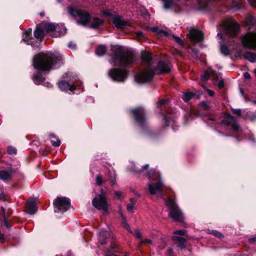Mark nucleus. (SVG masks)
Returning <instances> with one entry per match:
<instances>
[{
	"label": "nucleus",
	"instance_id": "obj_45",
	"mask_svg": "<svg viewBox=\"0 0 256 256\" xmlns=\"http://www.w3.org/2000/svg\"><path fill=\"white\" fill-rule=\"evenodd\" d=\"M135 236L138 238H141L142 236V234L140 232V231L138 230H136L134 232Z\"/></svg>",
	"mask_w": 256,
	"mask_h": 256
},
{
	"label": "nucleus",
	"instance_id": "obj_40",
	"mask_svg": "<svg viewBox=\"0 0 256 256\" xmlns=\"http://www.w3.org/2000/svg\"><path fill=\"white\" fill-rule=\"evenodd\" d=\"M7 151L10 154H15L16 152V149L12 146L8 147Z\"/></svg>",
	"mask_w": 256,
	"mask_h": 256
},
{
	"label": "nucleus",
	"instance_id": "obj_14",
	"mask_svg": "<svg viewBox=\"0 0 256 256\" xmlns=\"http://www.w3.org/2000/svg\"><path fill=\"white\" fill-rule=\"evenodd\" d=\"M136 122L142 124L145 121L144 111L142 108H138L132 110Z\"/></svg>",
	"mask_w": 256,
	"mask_h": 256
},
{
	"label": "nucleus",
	"instance_id": "obj_53",
	"mask_svg": "<svg viewBox=\"0 0 256 256\" xmlns=\"http://www.w3.org/2000/svg\"><path fill=\"white\" fill-rule=\"evenodd\" d=\"M68 47L70 48H72V49H75L76 48V44H73L72 42H70L68 44Z\"/></svg>",
	"mask_w": 256,
	"mask_h": 256
},
{
	"label": "nucleus",
	"instance_id": "obj_4",
	"mask_svg": "<svg viewBox=\"0 0 256 256\" xmlns=\"http://www.w3.org/2000/svg\"><path fill=\"white\" fill-rule=\"evenodd\" d=\"M166 202V206L170 210L169 214L170 216L175 221L180 222L183 221L184 219L183 213L175 202L170 199H168Z\"/></svg>",
	"mask_w": 256,
	"mask_h": 256
},
{
	"label": "nucleus",
	"instance_id": "obj_9",
	"mask_svg": "<svg viewBox=\"0 0 256 256\" xmlns=\"http://www.w3.org/2000/svg\"><path fill=\"white\" fill-rule=\"evenodd\" d=\"M108 74L112 80L123 82L126 78L128 71L125 70L114 68L109 70Z\"/></svg>",
	"mask_w": 256,
	"mask_h": 256
},
{
	"label": "nucleus",
	"instance_id": "obj_6",
	"mask_svg": "<svg viewBox=\"0 0 256 256\" xmlns=\"http://www.w3.org/2000/svg\"><path fill=\"white\" fill-rule=\"evenodd\" d=\"M224 30L230 36H235L238 32L239 26L232 19H227L222 22Z\"/></svg>",
	"mask_w": 256,
	"mask_h": 256
},
{
	"label": "nucleus",
	"instance_id": "obj_20",
	"mask_svg": "<svg viewBox=\"0 0 256 256\" xmlns=\"http://www.w3.org/2000/svg\"><path fill=\"white\" fill-rule=\"evenodd\" d=\"M46 32L42 27H40V24H38L36 28V29L34 31V36L42 40Z\"/></svg>",
	"mask_w": 256,
	"mask_h": 256
},
{
	"label": "nucleus",
	"instance_id": "obj_62",
	"mask_svg": "<svg viewBox=\"0 0 256 256\" xmlns=\"http://www.w3.org/2000/svg\"><path fill=\"white\" fill-rule=\"evenodd\" d=\"M148 165L146 164L144 166H143L142 168H144V170H147L148 168Z\"/></svg>",
	"mask_w": 256,
	"mask_h": 256
},
{
	"label": "nucleus",
	"instance_id": "obj_12",
	"mask_svg": "<svg viewBox=\"0 0 256 256\" xmlns=\"http://www.w3.org/2000/svg\"><path fill=\"white\" fill-rule=\"evenodd\" d=\"M222 123L226 126H231L233 130L235 132H238L240 130V127L237 124L236 120L230 114H226L222 121Z\"/></svg>",
	"mask_w": 256,
	"mask_h": 256
},
{
	"label": "nucleus",
	"instance_id": "obj_64",
	"mask_svg": "<svg viewBox=\"0 0 256 256\" xmlns=\"http://www.w3.org/2000/svg\"><path fill=\"white\" fill-rule=\"evenodd\" d=\"M40 16H41V17H43L44 16V12H41L40 13Z\"/></svg>",
	"mask_w": 256,
	"mask_h": 256
},
{
	"label": "nucleus",
	"instance_id": "obj_13",
	"mask_svg": "<svg viewBox=\"0 0 256 256\" xmlns=\"http://www.w3.org/2000/svg\"><path fill=\"white\" fill-rule=\"evenodd\" d=\"M112 22L115 26L118 29L123 30L130 26V24L128 21L123 20L122 18L117 14L112 18Z\"/></svg>",
	"mask_w": 256,
	"mask_h": 256
},
{
	"label": "nucleus",
	"instance_id": "obj_31",
	"mask_svg": "<svg viewBox=\"0 0 256 256\" xmlns=\"http://www.w3.org/2000/svg\"><path fill=\"white\" fill-rule=\"evenodd\" d=\"M96 184L98 186H100L105 182V180H103L102 174H99L96 175Z\"/></svg>",
	"mask_w": 256,
	"mask_h": 256
},
{
	"label": "nucleus",
	"instance_id": "obj_46",
	"mask_svg": "<svg viewBox=\"0 0 256 256\" xmlns=\"http://www.w3.org/2000/svg\"><path fill=\"white\" fill-rule=\"evenodd\" d=\"M174 38L176 40V41L180 45H181V46H184V42L183 40L181 38H180L178 37H176V36H174Z\"/></svg>",
	"mask_w": 256,
	"mask_h": 256
},
{
	"label": "nucleus",
	"instance_id": "obj_1",
	"mask_svg": "<svg viewBox=\"0 0 256 256\" xmlns=\"http://www.w3.org/2000/svg\"><path fill=\"white\" fill-rule=\"evenodd\" d=\"M141 58L144 65V70L140 71L135 76L136 80L138 82H150L155 74H159L170 72V64L162 61L158 62L156 68H154V62L150 52H142Z\"/></svg>",
	"mask_w": 256,
	"mask_h": 256
},
{
	"label": "nucleus",
	"instance_id": "obj_2",
	"mask_svg": "<svg viewBox=\"0 0 256 256\" xmlns=\"http://www.w3.org/2000/svg\"><path fill=\"white\" fill-rule=\"evenodd\" d=\"M111 64L113 66H131L135 60L134 54L120 46H112L111 48Z\"/></svg>",
	"mask_w": 256,
	"mask_h": 256
},
{
	"label": "nucleus",
	"instance_id": "obj_23",
	"mask_svg": "<svg viewBox=\"0 0 256 256\" xmlns=\"http://www.w3.org/2000/svg\"><path fill=\"white\" fill-rule=\"evenodd\" d=\"M104 22V21L103 20L98 18H94L91 22L90 26L92 28H96L102 25Z\"/></svg>",
	"mask_w": 256,
	"mask_h": 256
},
{
	"label": "nucleus",
	"instance_id": "obj_29",
	"mask_svg": "<svg viewBox=\"0 0 256 256\" xmlns=\"http://www.w3.org/2000/svg\"><path fill=\"white\" fill-rule=\"evenodd\" d=\"M164 0V6L165 8H168L176 4V0Z\"/></svg>",
	"mask_w": 256,
	"mask_h": 256
},
{
	"label": "nucleus",
	"instance_id": "obj_55",
	"mask_svg": "<svg viewBox=\"0 0 256 256\" xmlns=\"http://www.w3.org/2000/svg\"><path fill=\"white\" fill-rule=\"evenodd\" d=\"M4 241V236L3 234H0V243H3Z\"/></svg>",
	"mask_w": 256,
	"mask_h": 256
},
{
	"label": "nucleus",
	"instance_id": "obj_63",
	"mask_svg": "<svg viewBox=\"0 0 256 256\" xmlns=\"http://www.w3.org/2000/svg\"><path fill=\"white\" fill-rule=\"evenodd\" d=\"M116 179H115V178H114V180H112V185H114V184H116Z\"/></svg>",
	"mask_w": 256,
	"mask_h": 256
},
{
	"label": "nucleus",
	"instance_id": "obj_58",
	"mask_svg": "<svg viewBox=\"0 0 256 256\" xmlns=\"http://www.w3.org/2000/svg\"><path fill=\"white\" fill-rule=\"evenodd\" d=\"M249 2L252 6H254L256 4V0H249Z\"/></svg>",
	"mask_w": 256,
	"mask_h": 256
},
{
	"label": "nucleus",
	"instance_id": "obj_25",
	"mask_svg": "<svg viewBox=\"0 0 256 256\" xmlns=\"http://www.w3.org/2000/svg\"><path fill=\"white\" fill-rule=\"evenodd\" d=\"M50 142L54 146H58L60 144V141L59 139L57 138L54 134H50Z\"/></svg>",
	"mask_w": 256,
	"mask_h": 256
},
{
	"label": "nucleus",
	"instance_id": "obj_17",
	"mask_svg": "<svg viewBox=\"0 0 256 256\" xmlns=\"http://www.w3.org/2000/svg\"><path fill=\"white\" fill-rule=\"evenodd\" d=\"M12 170L11 168L0 171V179L4 181L8 180L12 178Z\"/></svg>",
	"mask_w": 256,
	"mask_h": 256
},
{
	"label": "nucleus",
	"instance_id": "obj_5",
	"mask_svg": "<svg viewBox=\"0 0 256 256\" xmlns=\"http://www.w3.org/2000/svg\"><path fill=\"white\" fill-rule=\"evenodd\" d=\"M68 11L72 16L78 18V24L86 25L90 19V14L84 10H76L68 7Z\"/></svg>",
	"mask_w": 256,
	"mask_h": 256
},
{
	"label": "nucleus",
	"instance_id": "obj_24",
	"mask_svg": "<svg viewBox=\"0 0 256 256\" xmlns=\"http://www.w3.org/2000/svg\"><path fill=\"white\" fill-rule=\"evenodd\" d=\"M244 57L251 62H254L256 60V54L252 52H246L244 54Z\"/></svg>",
	"mask_w": 256,
	"mask_h": 256
},
{
	"label": "nucleus",
	"instance_id": "obj_54",
	"mask_svg": "<svg viewBox=\"0 0 256 256\" xmlns=\"http://www.w3.org/2000/svg\"><path fill=\"white\" fill-rule=\"evenodd\" d=\"M167 254L168 256H173L174 254H173L172 249V248L168 249V250Z\"/></svg>",
	"mask_w": 256,
	"mask_h": 256
},
{
	"label": "nucleus",
	"instance_id": "obj_49",
	"mask_svg": "<svg viewBox=\"0 0 256 256\" xmlns=\"http://www.w3.org/2000/svg\"><path fill=\"white\" fill-rule=\"evenodd\" d=\"M212 234L216 237L218 238H222V234L220 232H218V231H214V232H212Z\"/></svg>",
	"mask_w": 256,
	"mask_h": 256
},
{
	"label": "nucleus",
	"instance_id": "obj_3",
	"mask_svg": "<svg viewBox=\"0 0 256 256\" xmlns=\"http://www.w3.org/2000/svg\"><path fill=\"white\" fill-rule=\"evenodd\" d=\"M57 58L52 52H42L33 58L34 68L40 72H49L56 63Z\"/></svg>",
	"mask_w": 256,
	"mask_h": 256
},
{
	"label": "nucleus",
	"instance_id": "obj_43",
	"mask_svg": "<svg viewBox=\"0 0 256 256\" xmlns=\"http://www.w3.org/2000/svg\"><path fill=\"white\" fill-rule=\"evenodd\" d=\"M200 105L202 108L204 110H208L210 107L208 104L205 102H202Z\"/></svg>",
	"mask_w": 256,
	"mask_h": 256
},
{
	"label": "nucleus",
	"instance_id": "obj_47",
	"mask_svg": "<svg viewBox=\"0 0 256 256\" xmlns=\"http://www.w3.org/2000/svg\"><path fill=\"white\" fill-rule=\"evenodd\" d=\"M117 248H118V246L116 244H112L108 250H110V252H112L114 250Z\"/></svg>",
	"mask_w": 256,
	"mask_h": 256
},
{
	"label": "nucleus",
	"instance_id": "obj_60",
	"mask_svg": "<svg viewBox=\"0 0 256 256\" xmlns=\"http://www.w3.org/2000/svg\"><path fill=\"white\" fill-rule=\"evenodd\" d=\"M122 192H116L115 195L118 198H120L122 196Z\"/></svg>",
	"mask_w": 256,
	"mask_h": 256
},
{
	"label": "nucleus",
	"instance_id": "obj_38",
	"mask_svg": "<svg viewBox=\"0 0 256 256\" xmlns=\"http://www.w3.org/2000/svg\"><path fill=\"white\" fill-rule=\"evenodd\" d=\"M168 102H169V100L168 99L161 100L157 102V105L159 107H161L162 106H166V105H167L168 104Z\"/></svg>",
	"mask_w": 256,
	"mask_h": 256
},
{
	"label": "nucleus",
	"instance_id": "obj_34",
	"mask_svg": "<svg viewBox=\"0 0 256 256\" xmlns=\"http://www.w3.org/2000/svg\"><path fill=\"white\" fill-rule=\"evenodd\" d=\"M220 51L222 54H224L226 56H227V55L229 54H230L229 50H228V46L224 44L221 45Z\"/></svg>",
	"mask_w": 256,
	"mask_h": 256
},
{
	"label": "nucleus",
	"instance_id": "obj_27",
	"mask_svg": "<svg viewBox=\"0 0 256 256\" xmlns=\"http://www.w3.org/2000/svg\"><path fill=\"white\" fill-rule=\"evenodd\" d=\"M32 79L36 84H40L44 80V78L40 74H34Z\"/></svg>",
	"mask_w": 256,
	"mask_h": 256
},
{
	"label": "nucleus",
	"instance_id": "obj_48",
	"mask_svg": "<svg viewBox=\"0 0 256 256\" xmlns=\"http://www.w3.org/2000/svg\"><path fill=\"white\" fill-rule=\"evenodd\" d=\"M134 204H128V206H127V210L129 212H132V210H134Z\"/></svg>",
	"mask_w": 256,
	"mask_h": 256
},
{
	"label": "nucleus",
	"instance_id": "obj_10",
	"mask_svg": "<svg viewBox=\"0 0 256 256\" xmlns=\"http://www.w3.org/2000/svg\"><path fill=\"white\" fill-rule=\"evenodd\" d=\"M92 204L99 210H103L105 212L108 211V202L106 200L105 193L103 190H102L101 194L98 196L94 198Z\"/></svg>",
	"mask_w": 256,
	"mask_h": 256
},
{
	"label": "nucleus",
	"instance_id": "obj_22",
	"mask_svg": "<svg viewBox=\"0 0 256 256\" xmlns=\"http://www.w3.org/2000/svg\"><path fill=\"white\" fill-rule=\"evenodd\" d=\"M172 239L178 242V246L181 248L185 246L186 240L184 238L177 236H172Z\"/></svg>",
	"mask_w": 256,
	"mask_h": 256
},
{
	"label": "nucleus",
	"instance_id": "obj_61",
	"mask_svg": "<svg viewBox=\"0 0 256 256\" xmlns=\"http://www.w3.org/2000/svg\"><path fill=\"white\" fill-rule=\"evenodd\" d=\"M130 202H131V204H134L136 202V200L134 198H130Z\"/></svg>",
	"mask_w": 256,
	"mask_h": 256
},
{
	"label": "nucleus",
	"instance_id": "obj_42",
	"mask_svg": "<svg viewBox=\"0 0 256 256\" xmlns=\"http://www.w3.org/2000/svg\"><path fill=\"white\" fill-rule=\"evenodd\" d=\"M186 231L184 230H178L174 232V234H178L179 236H184L186 234Z\"/></svg>",
	"mask_w": 256,
	"mask_h": 256
},
{
	"label": "nucleus",
	"instance_id": "obj_37",
	"mask_svg": "<svg viewBox=\"0 0 256 256\" xmlns=\"http://www.w3.org/2000/svg\"><path fill=\"white\" fill-rule=\"evenodd\" d=\"M151 30L155 32L156 34L158 35H162V34H166V32H164L162 30H160L157 27H154L151 28Z\"/></svg>",
	"mask_w": 256,
	"mask_h": 256
},
{
	"label": "nucleus",
	"instance_id": "obj_39",
	"mask_svg": "<svg viewBox=\"0 0 256 256\" xmlns=\"http://www.w3.org/2000/svg\"><path fill=\"white\" fill-rule=\"evenodd\" d=\"M210 78L209 73L207 72H205L202 76H201V80L203 82H206Z\"/></svg>",
	"mask_w": 256,
	"mask_h": 256
},
{
	"label": "nucleus",
	"instance_id": "obj_41",
	"mask_svg": "<svg viewBox=\"0 0 256 256\" xmlns=\"http://www.w3.org/2000/svg\"><path fill=\"white\" fill-rule=\"evenodd\" d=\"M140 244H152V240L149 238L141 239L140 242Z\"/></svg>",
	"mask_w": 256,
	"mask_h": 256
},
{
	"label": "nucleus",
	"instance_id": "obj_57",
	"mask_svg": "<svg viewBox=\"0 0 256 256\" xmlns=\"http://www.w3.org/2000/svg\"><path fill=\"white\" fill-rule=\"evenodd\" d=\"M136 36L138 38H140L141 37L143 36V33L142 32L139 31L136 32Z\"/></svg>",
	"mask_w": 256,
	"mask_h": 256
},
{
	"label": "nucleus",
	"instance_id": "obj_19",
	"mask_svg": "<svg viewBox=\"0 0 256 256\" xmlns=\"http://www.w3.org/2000/svg\"><path fill=\"white\" fill-rule=\"evenodd\" d=\"M26 212L30 214H34L37 210L36 204L34 201L30 200L26 204Z\"/></svg>",
	"mask_w": 256,
	"mask_h": 256
},
{
	"label": "nucleus",
	"instance_id": "obj_56",
	"mask_svg": "<svg viewBox=\"0 0 256 256\" xmlns=\"http://www.w3.org/2000/svg\"><path fill=\"white\" fill-rule=\"evenodd\" d=\"M206 92L210 96H212L214 95V92L210 90L206 89Z\"/></svg>",
	"mask_w": 256,
	"mask_h": 256
},
{
	"label": "nucleus",
	"instance_id": "obj_21",
	"mask_svg": "<svg viewBox=\"0 0 256 256\" xmlns=\"http://www.w3.org/2000/svg\"><path fill=\"white\" fill-rule=\"evenodd\" d=\"M110 234L106 230L101 231L98 234V242L101 244H104L106 243V240L109 236Z\"/></svg>",
	"mask_w": 256,
	"mask_h": 256
},
{
	"label": "nucleus",
	"instance_id": "obj_8",
	"mask_svg": "<svg viewBox=\"0 0 256 256\" xmlns=\"http://www.w3.org/2000/svg\"><path fill=\"white\" fill-rule=\"evenodd\" d=\"M148 174L150 180V183L148 184L150 192L152 194L161 192L164 188V185L161 180L160 176L158 175V180L154 182V180L152 178L150 172H148Z\"/></svg>",
	"mask_w": 256,
	"mask_h": 256
},
{
	"label": "nucleus",
	"instance_id": "obj_44",
	"mask_svg": "<svg viewBox=\"0 0 256 256\" xmlns=\"http://www.w3.org/2000/svg\"><path fill=\"white\" fill-rule=\"evenodd\" d=\"M30 40V36L28 32H26V36L22 38V40L26 42L28 44H29V40Z\"/></svg>",
	"mask_w": 256,
	"mask_h": 256
},
{
	"label": "nucleus",
	"instance_id": "obj_18",
	"mask_svg": "<svg viewBox=\"0 0 256 256\" xmlns=\"http://www.w3.org/2000/svg\"><path fill=\"white\" fill-rule=\"evenodd\" d=\"M40 27L43 28L45 32H52L56 30V26L55 24L52 23L42 22L40 24Z\"/></svg>",
	"mask_w": 256,
	"mask_h": 256
},
{
	"label": "nucleus",
	"instance_id": "obj_52",
	"mask_svg": "<svg viewBox=\"0 0 256 256\" xmlns=\"http://www.w3.org/2000/svg\"><path fill=\"white\" fill-rule=\"evenodd\" d=\"M244 76L246 79H250V74L248 72H244Z\"/></svg>",
	"mask_w": 256,
	"mask_h": 256
},
{
	"label": "nucleus",
	"instance_id": "obj_32",
	"mask_svg": "<svg viewBox=\"0 0 256 256\" xmlns=\"http://www.w3.org/2000/svg\"><path fill=\"white\" fill-rule=\"evenodd\" d=\"M194 96V94L190 92H186L184 94L183 96V100L185 102H188L189 100L192 98Z\"/></svg>",
	"mask_w": 256,
	"mask_h": 256
},
{
	"label": "nucleus",
	"instance_id": "obj_59",
	"mask_svg": "<svg viewBox=\"0 0 256 256\" xmlns=\"http://www.w3.org/2000/svg\"><path fill=\"white\" fill-rule=\"evenodd\" d=\"M249 241L251 242L256 243V236L250 238Z\"/></svg>",
	"mask_w": 256,
	"mask_h": 256
},
{
	"label": "nucleus",
	"instance_id": "obj_50",
	"mask_svg": "<svg viewBox=\"0 0 256 256\" xmlns=\"http://www.w3.org/2000/svg\"><path fill=\"white\" fill-rule=\"evenodd\" d=\"M232 112L234 114H236L238 116H240L242 114L241 110L240 109L233 110Z\"/></svg>",
	"mask_w": 256,
	"mask_h": 256
},
{
	"label": "nucleus",
	"instance_id": "obj_16",
	"mask_svg": "<svg viewBox=\"0 0 256 256\" xmlns=\"http://www.w3.org/2000/svg\"><path fill=\"white\" fill-rule=\"evenodd\" d=\"M58 86L62 90L67 91L70 90L72 92L75 90L76 86L74 84H70L66 80H62L58 82Z\"/></svg>",
	"mask_w": 256,
	"mask_h": 256
},
{
	"label": "nucleus",
	"instance_id": "obj_35",
	"mask_svg": "<svg viewBox=\"0 0 256 256\" xmlns=\"http://www.w3.org/2000/svg\"><path fill=\"white\" fill-rule=\"evenodd\" d=\"M121 216H122V224H123V226H124L127 229V230L130 233L132 232L130 228V227L128 225V222H126V219L124 218V217L123 215L122 214H121Z\"/></svg>",
	"mask_w": 256,
	"mask_h": 256
},
{
	"label": "nucleus",
	"instance_id": "obj_36",
	"mask_svg": "<svg viewBox=\"0 0 256 256\" xmlns=\"http://www.w3.org/2000/svg\"><path fill=\"white\" fill-rule=\"evenodd\" d=\"M247 24L250 26H254L256 24V18L252 16H249L247 20Z\"/></svg>",
	"mask_w": 256,
	"mask_h": 256
},
{
	"label": "nucleus",
	"instance_id": "obj_30",
	"mask_svg": "<svg viewBox=\"0 0 256 256\" xmlns=\"http://www.w3.org/2000/svg\"><path fill=\"white\" fill-rule=\"evenodd\" d=\"M102 14L106 16L111 17V18L112 19V18H113L114 16H116V13L114 12H112V10L107 9L102 11Z\"/></svg>",
	"mask_w": 256,
	"mask_h": 256
},
{
	"label": "nucleus",
	"instance_id": "obj_28",
	"mask_svg": "<svg viewBox=\"0 0 256 256\" xmlns=\"http://www.w3.org/2000/svg\"><path fill=\"white\" fill-rule=\"evenodd\" d=\"M106 52V48L104 45L99 46L96 50V54L99 56H102Z\"/></svg>",
	"mask_w": 256,
	"mask_h": 256
},
{
	"label": "nucleus",
	"instance_id": "obj_11",
	"mask_svg": "<svg viewBox=\"0 0 256 256\" xmlns=\"http://www.w3.org/2000/svg\"><path fill=\"white\" fill-rule=\"evenodd\" d=\"M244 46L250 48H256V32H250L244 36L242 39Z\"/></svg>",
	"mask_w": 256,
	"mask_h": 256
},
{
	"label": "nucleus",
	"instance_id": "obj_7",
	"mask_svg": "<svg viewBox=\"0 0 256 256\" xmlns=\"http://www.w3.org/2000/svg\"><path fill=\"white\" fill-rule=\"evenodd\" d=\"M54 204L56 212H64L70 208V200L65 197L58 198L54 200Z\"/></svg>",
	"mask_w": 256,
	"mask_h": 256
},
{
	"label": "nucleus",
	"instance_id": "obj_33",
	"mask_svg": "<svg viewBox=\"0 0 256 256\" xmlns=\"http://www.w3.org/2000/svg\"><path fill=\"white\" fill-rule=\"evenodd\" d=\"M0 213L2 214V215L3 216L4 220V223L6 224L7 222H8L7 217L8 216V214L6 212V209L4 208H3V207H2L0 208Z\"/></svg>",
	"mask_w": 256,
	"mask_h": 256
},
{
	"label": "nucleus",
	"instance_id": "obj_15",
	"mask_svg": "<svg viewBox=\"0 0 256 256\" xmlns=\"http://www.w3.org/2000/svg\"><path fill=\"white\" fill-rule=\"evenodd\" d=\"M189 37L192 41L199 42L203 39V34L201 31L193 29L190 31Z\"/></svg>",
	"mask_w": 256,
	"mask_h": 256
},
{
	"label": "nucleus",
	"instance_id": "obj_51",
	"mask_svg": "<svg viewBox=\"0 0 256 256\" xmlns=\"http://www.w3.org/2000/svg\"><path fill=\"white\" fill-rule=\"evenodd\" d=\"M218 86L220 88H222L224 86V82L222 80L219 82Z\"/></svg>",
	"mask_w": 256,
	"mask_h": 256
},
{
	"label": "nucleus",
	"instance_id": "obj_26",
	"mask_svg": "<svg viewBox=\"0 0 256 256\" xmlns=\"http://www.w3.org/2000/svg\"><path fill=\"white\" fill-rule=\"evenodd\" d=\"M210 0H198V4L200 9L204 10L208 5Z\"/></svg>",
	"mask_w": 256,
	"mask_h": 256
}]
</instances>
